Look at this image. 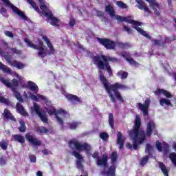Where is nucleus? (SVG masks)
<instances>
[{
	"instance_id": "14",
	"label": "nucleus",
	"mask_w": 176,
	"mask_h": 176,
	"mask_svg": "<svg viewBox=\"0 0 176 176\" xmlns=\"http://www.w3.org/2000/svg\"><path fill=\"white\" fill-rule=\"evenodd\" d=\"M33 107L34 112H36V115H38V118H40L41 122L43 123H49V119H47L46 114L42 113V110H41L39 105H38L36 102H34L33 104Z\"/></svg>"
},
{
	"instance_id": "32",
	"label": "nucleus",
	"mask_w": 176,
	"mask_h": 176,
	"mask_svg": "<svg viewBox=\"0 0 176 176\" xmlns=\"http://www.w3.org/2000/svg\"><path fill=\"white\" fill-rule=\"evenodd\" d=\"M160 105H162V107H164V105H167L168 107H173V104L171 103V101L164 98H162L160 100Z\"/></svg>"
},
{
	"instance_id": "55",
	"label": "nucleus",
	"mask_w": 176,
	"mask_h": 176,
	"mask_svg": "<svg viewBox=\"0 0 176 176\" xmlns=\"http://www.w3.org/2000/svg\"><path fill=\"white\" fill-rule=\"evenodd\" d=\"M4 34L6 36H8V38H14V34H13L12 32L9 30H6Z\"/></svg>"
},
{
	"instance_id": "4",
	"label": "nucleus",
	"mask_w": 176,
	"mask_h": 176,
	"mask_svg": "<svg viewBox=\"0 0 176 176\" xmlns=\"http://www.w3.org/2000/svg\"><path fill=\"white\" fill-rule=\"evenodd\" d=\"M118 162V153L113 152L111 156V166L107 168H103L100 171V175L102 176H116V166L115 164Z\"/></svg>"
},
{
	"instance_id": "18",
	"label": "nucleus",
	"mask_w": 176,
	"mask_h": 176,
	"mask_svg": "<svg viewBox=\"0 0 176 176\" xmlns=\"http://www.w3.org/2000/svg\"><path fill=\"white\" fill-rule=\"evenodd\" d=\"M3 119L6 120H11L12 122H16V118L9 109H5L3 113Z\"/></svg>"
},
{
	"instance_id": "17",
	"label": "nucleus",
	"mask_w": 176,
	"mask_h": 176,
	"mask_svg": "<svg viewBox=\"0 0 176 176\" xmlns=\"http://www.w3.org/2000/svg\"><path fill=\"white\" fill-rule=\"evenodd\" d=\"M97 166H103V167H107L108 166V154L104 153L102 155V158H98L96 162Z\"/></svg>"
},
{
	"instance_id": "50",
	"label": "nucleus",
	"mask_w": 176,
	"mask_h": 176,
	"mask_svg": "<svg viewBox=\"0 0 176 176\" xmlns=\"http://www.w3.org/2000/svg\"><path fill=\"white\" fill-rule=\"evenodd\" d=\"M117 45L119 47H121V49H126V47H130V44L129 43L118 42L117 43Z\"/></svg>"
},
{
	"instance_id": "30",
	"label": "nucleus",
	"mask_w": 176,
	"mask_h": 176,
	"mask_svg": "<svg viewBox=\"0 0 176 176\" xmlns=\"http://www.w3.org/2000/svg\"><path fill=\"white\" fill-rule=\"evenodd\" d=\"M133 28H134V30H136V31H138V32H139V34H140L143 36H145V38H147V39H151V36H149V34H148V33H146L141 28L135 26Z\"/></svg>"
},
{
	"instance_id": "27",
	"label": "nucleus",
	"mask_w": 176,
	"mask_h": 176,
	"mask_svg": "<svg viewBox=\"0 0 176 176\" xmlns=\"http://www.w3.org/2000/svg\"><path fill=\"white\" fill-rule=\"evenodd\" d=\"M0 56H1V57H3V58H5L6 61H7L8 64H10L12 57V55H9V52L0 51Z\"/></svg>"
},
{
	"instance_id": "7",
	"label": "nucleus",
	"mask_w": 176,
	"mask_h": 176,
	"mask_svg": "<svg viewBox=\"0 0 176 176\" xmlns=\"http://www.w3.org/2000/svg\"><path fill=\"white\" fill-rule=\"evenodd\" d=\"M28 2L30 5H31L33 9H34V10L40 14V16H45V17H47V19L49 16V14H53V12H52V11L49 10V8H47V6L45 4H42L40 6V9L41 10H41L39 9V7L36 6V3H35L34 0H28Z\"/></svg>"
},
{
	"instance_id": "40",
	"label": "nucleus",
	"mask_w": 176,
	"mask_h": 176,
	"mask_svg": "<svg viewBox=\"0 0 176 176\" xmlns=\"http://www.w3.org/2000/svg\"><path fill=\"white\" fill-rule=\"evenodd\" d=\"M116 20H117L118 23H129V19L126 17L120 16V15H116Z\"/></svg>"
},
{
	"instance_id": "59",
	"label": "nucleus",
	"mask_w": 176,
	"mask_h": 176,
	"mask_svg": "<svg viewBox=\"0 0 176 176\" xmlns=\"http://www.w3.org/2000/svg\"><path fill=\"white\" fill-rule=\"evenodd\" d=\"M123 30L124 31H126V32H127L128 34H131V32H132L131 28H130L129 26L124 25Z\"/></svg>"
},
{
	"instance_id": "42",
	"label": "nucleus",
	"mask_w": 176,
	"mask_h": 176,
	"mask_svg": "<svg viewBox=\"0 0 176 176\" xmlns=\"http://www.w3.org/2000/svg\"><path fill=\"white\" fill-rule=\"evenodd\" d=\"M149 155H145L142 158L140 162V165L142 166V167H144L146 163H148L149 160Z\"/></svg>"
},
{
	"instance_id": "2",
	"label": "nucleus",
	"mask_w": 176,
	"mask_h": 176,
	"mask_svg": "<svg viewBox=\"0 0 176 176\" xmlns=\"http://www.w3.org/2000/svg\"><path fill=\"white\" fill-rule=\"evenodd\" d=\"M99 79L102 83L107 93L109 94V97L113 104H116V100L120 101V102L124 103V99H123L122 94L119 92V89L124 90L127 89V86L119 82L109 85V82L104 74H100Z\"/></svg>"
},
{
	"instance_id": "33",
	"label": "nucleus",
	"mask_w": 176,
	"mask_h": 176,
	"mask_svg": "<svg viewBox=\"0 0 176 176\" xmlns=\"http://www.w3.org/2000/svg\"><path fill=\"white\" fill-rule=\"evenodd\" d=\"M19 124L18 129L19 130L20 133H25L27 131V126H25V122H24L23 120H19Z\"/></svg>"
},
{
	"instance_id": "51",
	"label": "nucleus",
	"mask_w": 176,
	"mask_h": 176,
	"mask_svg": "<svg viewBox=\"0 0 176 176\" xmlns=\"http://www.w3.org/2000/svg\"><path fill=\"white\" fill-rule=\"evenodd\" d=\"M147 2L150 3L151 8H153L154 6H156V8H159V3H157L155 0H146Z\"/></svg>"
},
{
	"instance_id": "24",
	"label": "nucleus",
	"mask_w": 176,
	"mask_h": 176,
	"mask_svg": "<svg viewBox=\"0 0 176 176\" xmlns=\"http://www.w3.org/2000/svg\"><path fill=\"white\" fill-rule=\"evenodd\" d=\"M121 56L125 58V60L130 64V65H133L134 67H138V65H140V63L135 61L134 58H131V56H127L124 54H122Z\"/></svg>"
},
{
	"instance_id": "25",
	"label": "nucleus",
	"mask_w": 176,
	"mask_h": 176,
	"mask_svg": "<svg viewBox=\"0 0 176 176\" xmlns=\"http://www.w3.org/2000/svg\"><path fill=\"white\" fill-rule=\"evenodd\" d=\"M28 87H29L31 91H33L34 94H38V91H39V88L38 87V85L35 84V82L32 81H28Z\"/></svg>"
},
{
	"instance_id": "12",
	"label": "nucleus",
	"mask_w": 176,
	"mask_h": 176,
	"mask_svg": "<svg viewBox=\"0 0 176 176\" xmlns=\"http://www.w3.org/2000/svg\"><path fill=\"white\" fill-rule=\"evenodd\" d=\"M25 138L27 140L28 142L33 146V148H38L42 145V141L39 140L38 138L34 137L30 133H25Z\"/></svg>"
},
{
	"instance_id": "35",
	"label": "nucleus",
	"mask_w": 176,
	"mask_h": 176,
	"mask_svg": "<svg viewBox=\"0 0 176 176\" xmlns=\"http://www.w3.org/2000/svg\"><path fill=\"white\" fill-rule=\"evenodd\" d=\"M0 69L6 74H12V70L10 68H9V67L6 66L5 64H3L2 62H0Z\"/></svg>"
},
{
	"instance_id": "57",
	"label": "nucleus",
	"mask_w": 176,
	"mask_h": 176,
	"mask_svg": "<svg viewBox=\"0 0 176 176\" xmlns=\"http://www.w3.org/2000/svg\"><path fill=\"white\" fill-rule=\"evenodd\" d=\"M29 159L31 163H36V156H35L34 155H30L29 156Z\"/></svg>"
},
{
	"instance_id": "31",
	"label": "nucleus",
	"mask_w": 176,
	"mask_h": 176,
	"mask_svg": "<svg viewBox=\"0 0 176 176\" xmlns=\"http://www.w3.org/2000/svg\"><path fill=\"white\" fill-rule=\"evenodd\" d=\"M13 139L16 142H19V144H24L25 142V139L23 135L20 134H15L13 135Z\"/></svg>"
},
{
	"instance_id": "5",
	"label": "nucleus",
	"mask_w": 176,
	"mask_h": 176,
	"mask_svg": "<svg viewBox=\"0 0 176 176\" xmlns=\"http://www.w3.org/2000/svg\"><path fill=\"white\" fill-rule=\"evenodd\" d=\"M69 146L71 149H76L78 152H86L87 154L90 153L91 146L87 142L80 143L76 139L69 141Z\"/></svg>"
},
{
	"instance_id": "47",
	"label": "nucleus",
	"mask_w": 176,
	"mask_h": 176,
	"mask_svg": "<svg viewBox=\"0 0 176 176\" xmlns=\"http://www.w3.org/2000/svg\"><path fill=\"white\" fill-rule=\"evenodd\" d=\"M100 138L102 140V141H108V138H109V135L106 132H101L99 135Z\"/></svg>"
},
{
	"instance_id": "58",
	"label": "nucleus",
	"mask_w": 176,
	"mask_h": 176,
	"mask_svg": "<svg viewBox=\"0 0 176 176\" xmlns=\"http://www.w3.org/2000/svg\"><path fill=\"white\" fill-rule=\"evenodd\" d=\"M10 50L14 54H21V51H20L14 47L11 48Z\"/></svg>"
},
{
	"instance_id": "39",
	"label": "nucleus",
	"mask_w": 176,
	"mask_h": 176,
	"mask_svg": "<svg viewBox=\"0 0 176 176\" xmlns=\"http://www.w3.org/2000/svg\"><path fill=\"white\" fill-rule=\"evenodd\" d=\"M8 146H9V142H8V140H1L0 142V148H1L3 151H6Z\"/></svg>"
},
{
	"instance_id": "13",
	"label": "nucleus",
	"mask_w": 176,
	"mask_h": 176,
	"mask_svg": "<svg viewBox=\"0 0 176 176\" xmlns=\"http://www.w3.org/2000/svg\"><path fill=\"white\" fill-rule=\"evenodd\" d=\"M11 84L12 86L11 87V90L12 91H13L15 98H16V100L21 103L24 102V99H23V96L20 94L19 91H17V90H16V87H19V80H17V79L16 78H14L12 79Z\"/></svg>"
},
{
	"instance_id": "6",
	"label": "nucleus",
	"mask_w": 176,
	"mask_h": 176,
	"mask_svg": "<svg viewBox=\"0 0 176 176\" xmlns=\"http://www.w3.org/2000/svg\"><path fill=\"white\" fill-rule=\"evenodd\" d=\"M47 112L50 116H52V115L55 116L57 123L60 126L61 130H64V120L63 118H60L58 115H60V116H63V118H65V116L68 115V113L63 109H59L57 110L54 107L47 109Z\"/></svg>"
},
{
	"instance_id": "41",
	"label": "nucleus",
	"mask_w": 176,
	"mask_h": 176,
	"mask_svg": "<svg viewBox=\"0 0 176 176\" xmlns=\"http://www.w3.org/2000/svg\"><path fill=\"white\" fill-rule=\"evenodd\" d=\"M152 151H153V146L150 144L146 145L145 153H148V156H152Z\"/></svg>"
},
{
	"instance_id": "22",
	"label": "nucleus",
	"mask_w": 176,
	"mask_h": 176,
	"mask_svg": "<svg viewBox=\"0 0 176 176\" xmlns=\"http://www.w3.org/2000/svg\"><path fill=\"white\" fill-rule=\"evenodd\" d=\"M16 109L18 113H19L22 116H28V113L25 111L24 106H23V104H21V103L17 102L16 104Z\"/></svg>"
},
{
	"instance_id": "11",
	"label": "nucleus",
	"mask_w": 176,
	"mask_h": 176,
	"mask_svg": "<svg viewBox=\"0 0 176 176\" xmlns=\"http://www.w3.org/2000/svg\"><path fill=\"white\" fill-rule=\"evenodd\" d=\"M25 42L28 43V45L29 46V47H32L35 50H38V57H41V58H43L44 57H46V54H45V48L43 47V46L38 47V45L32 43V42L30 39H25Z\"/></svg>"
},
{
	"instance_id": "34",
	"label": "nucleus",
	"mask_w": 176,
	"mask_h": 176,
	"mask_svg": "<svg viewBox=\"0 0 176 176\" xmlns=\"http://www.w3.org/2000/svg\"><path fill=\"white\" fill-rule=\"evenodd\" d=\"M105 10L107 12V13H109L110 16L111 17H115V10L113 9V7L111 5H108L105 6Z\"/></svg>"
},
{
	"instance_id": "48",
	"label": "nucleus",
	"mask_w": 176,
	"mask_h": 176,
	"mask_svg": "<svg viewBox=\"0 0 176 176\" xmlns=\"http://www.w3.org/2000/svg\"><path fill=\"white\" fill-rule=\"evenodd\" d=\"M116 5L117 6H118V8H120L121 9H127V4L124 3L122 1H118L116 2Z\"/></svg>"
},
{
	"instance_id": "45",
	"label": "nucleus",
	"mask_w": 176,
	"mask_h": 176,
	"mask_svg": "<svg viewBox=\"0 0 176 176\" xmlns=\"http://www.w3.org/2000/svg\"><path fill=\"white\" fill-rule=\"evenodd\" d=\"M153 45L154 46H164L165 43L162 40H153Z\"/></svg>"
},
{
	"instance_id": "26",
	"label": "nucleus",
	"mask_w": 176,
	"mask_h": 176,
	"mask_svg": "<svg viewBox=\"0 0 176 176\" xmlns=\"http://www.w3.org/2000/svg\"><path fill=\"white\" fill-rule=\"evenodd\" d=\"M43 39L47 43V47L50 49L49 54H54V47H53V45L52 44V43H50V40H49V38H47V36H43Z\"/></svg>"
},
{
	"instance_id": "43",
	"label": "nucleus",
	"mask_w": 176,
	"mask_h": 176,
	"mask_svg": "<svg viewBox=\"0 0 176 176\" xmlns=\"http://www.w3.org/2000/svg\"><path fill=\"white\" fill-rule=\"evenodd\" d=\"M117 76H121V79H127V76H129V73H127V72L120 71L118 72Z\"/></svg>"
},
{
	"instance_id": "49",
	"label": "nucleus",
	"mask_w": 176,
	"mask_h": 176,
	"mask_svg": "<svg viewBox=\"0 0 176 176\" xmlns=\"http://www.w3.org/2000/svg\"><path fill=\"white\" fill-rule=\"evenodd\" d=\"M7 164H8V159H6L5 156L0 157L1 167H3V166H6Z\"/></svg>"
},
{
	"instance_id": "19",
	"label": "nucleus",
	"mask_w": 176,
	"mask_h": 176,
	"mask_svg": "<svg viewBox=\"0 0 176 176\" xmlns=\"http://www.w3.org/2000/svg\"><path fill=\"white\" fill-rule=\"evenodd\" d=\"M48 16H49L47 19V20H50V24L51 25H53L54 27H58L60 25V19L54 16L53 14H49Z\"/></svg>"
},
{
	"instance_id": "60",
	"label": "nucleus",
	"mask_w": 176,
	"mask_h": 176,
	"mask_svg": "<svg viewBox=\"0 0 176 176\" xmlns=\"http://www.w3.org/2000/svg\"><path fill=\"white\" fill-rule=\"evenodd\" d=\"M37 97L40 98V100H42V101H47V98L43 95L37 94Z\"/></svg>"
},
{
	"instance_id": "56",
	"label": "nucleus",
	"mask_w": 176,
	"mask_h": 176,
	"mask_svg": "<svg viewBox=\"0 0 176 176\" xmlns=\"http://www.w3.org/2000/svg\"><path fill=\"white\" fill-rule=\"evenodd\" d=\"M29 96H30V98H31V100H34V101H39L38 95L35 96V95H34V94L30 93V94H29Z\"/></svg>"
},
{
	"instance_id": "44",
	"label": "nucleus",
	"mask_w": 176,
	"mask_h": 176,
	"mask_svg": "<svg viewBox=\"0 0 176 176\" xmlns=\"http://www.w3.org/2000/svg\"><path fill=\"white\" fill-rule=\"evenodd\" d=\"M169 159L171 160L173 164L176 168V153L173 152L169 154Z\"/></svg>"
},
{
	"instance_id": "61",
	"label": "nucleus",
	"mask_w": 176,
	"mask_h": 176,
	"mask_svg": "<svg viewBox=\"0 0 176 176\" xmlns=\"http://www.w3.org/2000/svg\"><path fill=\"white\" fill-rule=\"evenodd\" d=\"M0 102L2 104H8V100H6L5 97L0 96Z\"/></svg>"
},
{
	"instance_id": "36",
	"label": "nucleus",
	"mask_w": 176,
	"mask_h": 176,
	"mask_svg": "<svg viewBox=\"0 0 176 176\" xmlns=\"http://www.w3.org/2000/svg\"><path fill=\"white\" fill-rule=\"evenodd\" d=\"M109 124L111 129H115V118H113V114L112 113H109Z\"/></svg>"
},
{
	"instance_id": "15",
	"label": "nucleus",
	"mask_w": 176,
	"mask_h": 176,
	"mask_svg": "<svg viewBox=\"0 0 176 176\" xmlns=\"http://www.w3.org/2000/svg\"><path fill=\"white\" fill-rule=\"evenodd\" d=\"M149 104H151V100L146 99L144 102V104L142 103H138V106L140 111H142L144 116L148 115V109H149Z\"/></svg>"
},
{
	"instance_id": "54",
	"label": "nucleus",
	"mask_w": 176,
	"mask_h": 176,
	"mask_svg": "<svg viewBox=\"0 0 176 176\" xmlns=\"http://www.w3.org/2000/svg\"><path fill=\"white\" fill-rule=\"evenodd\" d=\"M6 8L1 7L0 9V14H2L4 17H8V14L6 13Z\"/></svg>"
},
{
	"instance_id": "63",
	"label": "nucleus",
	"mask_w": 176,
	"mask_h": 176,
	"mask_svg": "<svg viewBox=\"0 0 176 176\" xmlns=\"http://www.w3.org/2000/svg\"><path fill=\"white\" fill-rule=\"evenodd\" d=\"M169 149H170V146H168V144H165L164 145V152H168Z\"/></svg>"
},
{
	"instance_id": "20",
	"label": "nucleus",
	"mask_w": 176,
	"mask_h": 176,
	"mask_svg": "<svg viewBox=\"0 0 176 176\" xmlns=\"http://www.w3.org/2000/svg\"><path fill=\"white\" fill-rule=\"evenodd\" d=\"M154 94L155 96H160V94H164L166 98H173V95L168 92V91L163 89H157L155 91H154Z\"/></svg>"
},
{
	"instance_id": "62",
	"label": "nucleus",
	"mask_w": 176,
	"mask_h": 176,
	"mask_svg": "<svg viewBox=\"0 0 176 176\" xmlns=\"http://www.w3.org/2000/svg\"><path fill=\"white\" fill-rule=\"evenodd\" d=\"M92 157L94 159H97V160H98V159L100 158V156L98 155V152L95 151L93 154H92Z\"/></svg>"
},
{
	"instance_id": "10",
	"label": "nucleus",
	"mask_w": 176,
	"mask_h": 176,
	"mask_svg": "<svg viewBox=\"0 0 176 176\" xmlns=\"http://www.w3.org/2000/svg\"><path fill=\"white\" fill-rule=\"evenodd\" d=\"M72 155L73 156H75L76 159H78V160L76 161L77 168L80 170L82 174H84V175H81L80 176H89V173L87 171L85 172V168L83 167V164H82V160H83V157L80 155V153H79V152L74 151L72 153Z\"/></svg>"
},
{
	"instance_id": "64",
	"label": "nucleus",
	"mask_w": 176,
	"mask_h": 176,
	"mask_svg": "<svg viewBox=\"0 0 176 176\" xmlns=\"http://www.w3.org/2000/svg\"><path fill=\"white\" fill-rule=\"evenodd\" d=\"M75 24H76L75 19H71L70 21H69L70 27H74V25H75Z\"/></svg>"
},
{
	"instance_id": "8",
	"label": "nucleus",
	"mask_w": 176,
	"mask_h": 176,
	"mask_svg": "<svg viewBox=\"0 0 176 176\" xmlns=\"http://www.w3.org/2000/svg\"><path fill=\"white\" fill-rule=\"evenodd\" d=\"M97 40L107 50H115L116 49V43L109 38L98 37Z\"/></svg>"
},
{
	"instance_id": "46",
	"label": "nucleus",
	"mask_w": 176,
	"mask_h": 176,
	"mask_svg": "<svg viewBox=\"0 0 176 176\" xmlns=\"http://www.w3.org/2000/svg\"><path fill=\"white\" fill-rule=\"evenodd\" d=\"M70 130H76V129L78 128V126H79V122H72L67 124Z\"/></svg>"
},
{
	"instance_id": "3",
	"label": "nucleus",
	"mask_w": 176,
	"mask_h": 176,
	"mask_svg": "<svg viewBox=\"0 0 176 176\" xmlns=\"http://www.w3.org/2000/svg\"><path fill=\"white\" fill-rule=\"evenodd\" d=\"M93 63L97 65L98 69H104L106 68L109 76H112L113 72L111 68L110 63H116L118 59L112 56H107L105 55H97L92 58Z\"/></svg>"
},
{
	"instance_id": "37",
	"label": "nucleus",
	"mask_w": 176,
	"mask_h": 176,
	"mask_svg": "<svg viewBox=\"0 0 176 176\" xmlns=\"http://www.w3.org/2000/svg\"><path fill=\"white\" fill-rule=\"evenodd\" d=\"M0 81L3 83V85H4V86L8 87V89H12V82L8 81V80L5 79V77L0 78Z\"/></svg>"
},
{
	"instance_id": "52",
	"label": "nucleus",
	"mask_w": 176,
	"mask_h": 176,
	"mask_svg": "<svg viewBox=\"0 0 176 176\" xmlns=\"http://www.w3.org/2000/svg\"><path fill=\"white\" fill-rule=\"evenodd\" d=\"M128 23H129V24H132L133 25H136L138 27L141 26V22H138L133 19H129Z\"/></svg>"
},
{
	"instance_id": "29",
	"label": "nucleus",
	"mask_w": 176,
	"mask_h": 176,
	"mask_svg": "<svg viewBox=\"0 0 176 176\" xmlns=\"http://www.w3.org/2000/svg\"><path fill=\"white\" fill-rule=\"evenodd\" d=\"M159 167L164 176H168V169L166 167V165L163 162H158Z\"/></svg>"
},
{
	"instance_id": "23",
	"label": "nucleus",
	"mask_w": 176,
	"mask_h": 176,
	"mask_svg": "<svg viewBox=\"0 0 176 176\" xmlns=\"http://www.w3.org/2000/svg\"><path fill=\"white\" fill-rule=\"evenodd\" d=\"M117 144L118 145H120L119 149H123V147L124 146V139L123 138L122 132H118Z\"/></svg>"
},
{
	"instance_id": "53",
	"label": "nucleus",
	"mask_w": 176,
	"mask_h": 176,
	"mask_svg": "<svg viewBox=\"0 0 176 176\" xmlns=\"http://www.w3.org/2000/svg\"><path fill=\"white\" fill-rule=\"evenodd\" d=\"M155 144L157 149H158L159 152H162L163 151L162 143L159 140H157Z\"/></svg>"
},
{
	"instance_id": "28",
	"label": "nucleus",
	"mask_w": 176,
	"mask_h": 176,
	"mask_svg": "<svg viewBox=\"0 0 176 176\" xmlns=\"http://www.w3.org/2000/svg\"><path fill=\"white\" fill-rule=\"evenodd\" d=\"M8 64H10V65H12L13 67H16V68H18V69H23L25 67L23 63L18 62L17 60H13L12 62L11 60V63Z\"/></svg>"
},
{
	"instance_id": "38",
	"label": "nucleus",
	"mask_w": 176,
	"mask_h": 176,
	"mask_svg": "<svg viewBox=\"0 0 176 176\" xmlns=\"http://www.w3.org/2000/svg\"><path fill=\"white\" fill-rule=\"evenodd\" d=\"M36 131L37 133H39V134H46L47 133H49V129H47V128L41 126H38V128H36Z\"/></svg>"
},
{
	"instance_id": "21",
	"label": "nucleus",
	"mask_w": 176,
	"mask_h": 176,
	"mask_svg": "<svg viewBox=\"0 0 176 176\" xmlns=\"http://www.w3.org/2000/svg\"><path fill=\"white\" fill-rule=\"evenodd\" d=\"M65 98H67V101H69L72 104H77V102H80V99L79 98V97L74 94H66Z\"/></svg>"
},
{
	"instance_id": "9",
	"label": "nucleus",
	"mask_w": 176,
	"mask_h": 176,
	"mask_svg": "<svg viewBox=\"0 0 176 176\" xmlns=\"http://www.w3.org/2000/svg\"><path fill=\"white\" fill-rule=\"evenodd\" d=\"M1 1L2 2H3V3H6V6H10L12 10H13L14 13H16L18 16H19V17H21L22 20H24L25 21H28V17L25 16V14H24V12L21 11V10L19 9V8L12 4V3L9 1V0H1Z\"/></svg>"
},
{
	"instance_id": "16",
	"label": "nucleus",
	"mask_w": 176,
	"mask_h": 176,
	"mask_svg": "<svg viewBox=\"0 0 176 176\" xmlns=\"http://www.w3.org/2000/svg\"><path fill=\"white\" fill-rule=\"evenodd\" d=\"M135 2L138 4L135 6L136 8H138L140 10H144L146 13L151 14V10L148 7H146V3H145L144 1L142 0H135Z\"/></svg>"
},
{
	"instance_id": "1",
	"label": "nucleus",
	"mask_w": 176,
	"mask_h": 176,
	"mask_svg": "<svg viewBox=\"0 0 176 176\" xmlns=\"http://www.w3.org/2000/svg\"><path fill=\"white\" fill-rule=\"evenodd\" d=\"M156 131V124L153 121H150L147 123L146 131L141 129V117L140 115H136L133 125V129L129 131L130 137H132L133 144L130 142H127L126 146L127 149H134L137 151L138 149V145L144 144L146 141V136L151 137L152 133Z\"/></svg>"
}]
</instances>
